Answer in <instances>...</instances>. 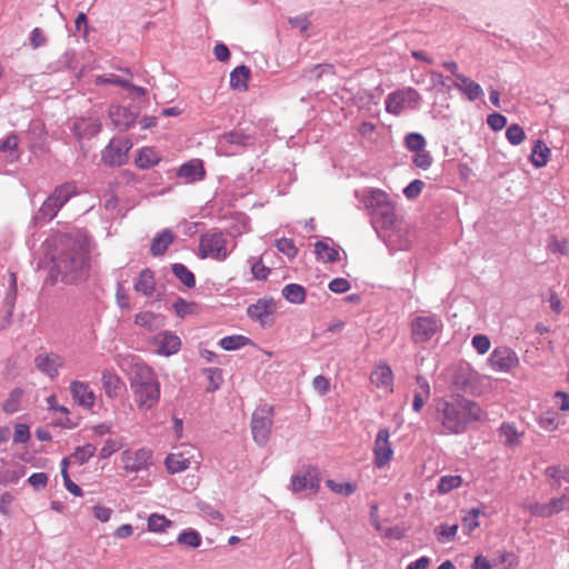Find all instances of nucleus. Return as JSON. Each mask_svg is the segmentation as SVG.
<instances>
[{"label":"nucleus","mask_w":569,"mask_h":569,"mask_svg":"<svg viewBox=\"0 0 569 569\" xmlns=\"http://www.w3.org/2000/svg\"><path fill=\"white\" fill-rule=\"evenodd\" d=\"M437 412L442 432L450 435L462 433L470 421H478L482 418L480 406L463 397L440 400L437 405Z\"/></svg>","instance_id":"obj_1"},{"label":"nucleus","mask_w":569,"mask_h":569,"mask_svg":"<svg viewBox=\"0 0 569 569\" xmlns=\"http://www.w3.org/2000/svg\"><path fill=\"white\" fill-rule=\"evenodd\" d=\"M356 198L369 211L372 227L378 234L386 228L395 226L399 220L393 202L383 190L365 188L356 191Z\"/></svg>","instance_id":"obj_2"},{"label":"nucleus","mask_w":569,"mask_h":569,"mask_svg":"<svg viewBox=\"0 0 569 569\" xmlns=\"http://www.w3.org/2000/svg\"><path fill=\"white\" fill-rule=\"evenodd\" d=\"M88 268V250L82 243L67 246V250L53 259V269L61 276V280L71 283L80 279Z\"/></svg>","instance_id":"obj_3"},{"label":"nucleus","mask_w":569,"mask_h":569,"mask_svg":"<svg viewBox=\"0 0 569 569\" xmlns=\"http://www.w3.org/2000/svg\"><path fill=\"white\" fill-rule=\"evenodd\" d=\"M77 193V187L67 182L57 187L53 192L43 201L42 206L34 216L37 222L51 221L59 210Z\"/></svg>","instance_id":"obj_4"},{"label":"nucleus","mask_w":569,"mask_h":569,"mask_svg":"<svg viewBox=\"0 0 569 569\" xmlns=\"http://www.w3.org/2000/svg\"><path fill=\"white\" fill-rule=\"evenodd\" d=\"M422 97L412 87H406L390 92L385 100L386 111L392 116H400L405 111L419 109Z\"/></svg>","instance_id":"obj_5"},{"label":"nucleus","mask_w":569,"mask_h":569,"mask_svg":"<svg viewBox=\"0 0 569 569\" xmlns=\"http://www.w3.org/2000/svg\"><path fill=\"white\" fill-rule=\"evenodd\" d=\"M231 250L228 249V238L221 231L203 233L199 239L198 257L224 261Z\"/></svg>","instance_id":"obj_6"},{"label":"nucleus","mask_w":569,"mask_h":569,"mask_svg":"<svg viewBox=\"0 0 569 569\" xmlns=\"http://www.w3.org/2000/svg\"><path fill=\"white\" fill-rule=\"evenodd\" d=\"M442 328L441 319L436 315L418 316L410 325L411 340L425 343L432 339Z\"/></svg>","instance_id":"obj_7"},{"label":"nucleus","mask_w":569,"mask_h":569,"mask_svg":"<svg viewBox=\"0 0 569 569\" xmlns=\"http://www.w3.org/2000/svg\"><path fill=\"white\" fill-rule=\"evenodd\" d=\"M391 250L410 249L413 236L408 223L398 220L395 226L386 228L379 234Z\"/></svg>","instance_id":"obj_8"},{"label":"nucleus","mask_w":569,"mask_h":569,"mask_svg":"<svg viewBox=\"0 0 569 569\" xmlns=\"http://www.w3.org/2000/svg\"><path fill=\"white\" fill-rule=\"evenodd\" d=\"M200 453L191 445H181L174 452L166 458V467L170 473H178L187 470L191 463H199Z\"/></svg>","instance_id":"obj_9"},{"label":"nucleus","mask_w":569,"mask_h":569,"mask_svg":"<svg viewBox=\"0 0 569 569\" xmlns=\"http://www.w3.org/2000/svg\"><path fill=\"white\" fill-rule=\"evenodd\" d=\"M272 427V409L270 407L258 408L251 419V431L254 442L263 447L269 441Z\"/></svg>","instance_id":"obj_10"},{"label":"nucleus","mask_w":569,"mask_h":569,"mask_svg":"<svg viewBox=\"0 0 569 569\" xmlns=\"http://www.w3.org/2000/svg\"><path fill=\"white\" fill-rule=\"evenodd\" d=\"M122 467L127 472H138L152 465V451L147 448L123 450L121 453Z\"/></svg>","instance_id":"obj_11"},{"label":"nucleus","mask_w":569,"mask_h":569,"mask_svg":"<svg viewBox=\"0 0 569 569\" xmlns=\"http://www.w3.org/2000/svg\"><path fill=\"white\" fill-rule=\"evenodd\" d=\"M277 311V302L272 298H261L247 308L248 317L258 321L262 327H270L273 323L272 316Z\"/></svg>","instance_id":"obj_12"},{"label":"nucleus","mask_w":569,"mask_h":569,"mask_svg":"<svg viewBox=\"0 0 569 569\" xmlns=\"http://www.w3.org/2000/svg\"><path fill=\"white\" fill-rule=\"evenodd\" d=\"M393 457V449L390 442V432L387 428L380 429L373 443V462L377 468L389 465Z\"/></svg>","instance_id":"obj_13"},{"label":"nucleus","mask_w":569,"mask_h":569,"mask_svg":"<svg viewBox=\"0 0 569 569\" xmlns=\"http://www.w3.org/2000/svg\"><path fill=\"white\" fill-rule=\"evenodd\" d=\"M251 136L242 131L232 130L218 138L217 148L219 153L230 156L236 153L240 148L251 143Z\"/></svg>","instance_id":"obj_14"},{"label":"nucleus","mask_w":569,"mask_h":569,"mask_svg":"<svg viewBox=\"0 0 569 569\" xmlns=\"http://www.w3.org/2000/svg\"><path fill=\"white\" fill-rule=\"evenodd\" d=\"M134 397V401L140 409H152L156 407L160 399V383L153 381L147 385H141L131 388Z\"/></svg>","instance_id":"obj_15"},{"label":"nucleus","mask_w":569,"mask_h":569,"mask_svg":"<svg viewBox=\"0 0 569 569\" xmlns=\"http://www.w3.org/2000/svg\"><path fill=\"white\" fill-rule=\"evenodd\" d=\"M488 366L497 372H509L518 365V357L508 347H498L489 356Z\"/></svg>","instance_id":"obj_16"},{"label":"nucleus","mask_w":569,"mask_h":569,"mask_svg":"<svg viewBox=\"0 0 569 569\" xmlns=\"http://www.w3.org/2000/svg\"><path fill=\"white\" fill-rule=\"evenodd\" d=\"M320 487V473L317 468H307L302 472L295 475L291 479L293 492L310 491L315 495Z\"/></svg>","instance_id":"obj_17"},{"label":"nucleus","mask_w":569,"mask_h":569,"mask_svg":"<svg viewBox=\"0 0 569 569\" xmlns=\"http://www.w3.org/2000/svg\"><path fill=\"white\" fill-rule=\"evenodd\" d=\"M130 144L128 141L112 139L102 151V160L109 166H121L126 162Z\"/></svg>","instance_id":"obj_18"},{"label":"nucleus","mask_w":569,"mask_h":569,"mask_svg":"<svg viewBox=\"0 0 569 569\" xmlns=\"http://www.w3.org/2000/svg\"><path fill=\"white\" fill-rule=\"evenodd\" d=\"M63 358L53 352H42L36 356V368L50 379H54L59 375V369L63 366Z\"/></svg>","instance_id":"obj_19"},{"label":"nucleus","mask_w":569,"mask_h":569,"mask_svg":"<svg viewBox=\"0 0 569 569\" xmlns=\"http://www.w3.org/2000/svg\"><path fill=\"white\" fill-rule=\"evenodd\" d=\"M100 129V119L94 116L81 117L72 124V131L79 140L92 138Z\"/></svg>","instance_id":"obj_20"},{"label":"nucleus","mask_w":569,"mask_h":569,"mask_svg":"<svg viewBox=\"0 0 569 569\" xmlns=\"http://www.w3.org/2000/svg\"><path fill=\"white\" fill-rule=\"evenodd\" d=\"M156 352L161 356H171L180 349V338L170 331H162L154 336L152 341Z\"/></svg>","instance_id":"obj_21"},{"label":"nucleus","mask_w":569,"mask_h":569,"mask_svg":"<svg viewBox=\"0 0 569 569\" xmlns=\"http://www.w3.org/2000/svg\"><path fill=\"white\" fill-rule=\"evenodd\" d=\"M70 392L80 407L91 409L94 406L96 396L88 383L74 380L70 383Z\"/></svg>","instance_id":"obj_22"},{"label":"nucleus","mask_w":569,"mask_h":569,"mask_svg":"<svg viewBox=\"0 0 569 569\" xmlns=\"http://www.w3.org/2000/svg\"><path fill=\"white\" fill-rule=\"evenodd\" d=\"M203 163L199 159H192L181 164L177 170V177L186 183L202 180L204 177Z\"/></svg>","instance_id":"obj_23"},{"label":"nucleus","mask_w":569,"mask_h":569,"mask_svg":"<svg viewBox=\"0 0 569 569\" xmlns=\"http://www.w3.org/2000/svg\"><path fill=\"white\" fill-rule=\"evenodd\" d=\"M158 381L153 370L143 362H136L130 373V388Z\"/></svg>","instance_id":"obj_24"},{"label":"nucleus","mask_w":569,"mask_h":569,"mask_svg":"<svg viewBox=\"0 0 569 569\" xmlns=\"http://www.w3.org/2000/svg\"><path fill=\"white\" fill-rule=\"evenodd\" d=\"M416 383L417 387L413 390L412 409L416 412H420L430 398L431 388L427 379L421 376H417Z\"/></svg>","instance_id":"obj_25"},{"label":"nucleus","mask_w":569,"mask_h":569,"mask_svg":"<svg viewBox=\"0 0 569 569\" xmlns=\"http://www.w3.org/2000/svg\"><path fill=\"white\" fill-rule=\"evenodd\" d=\"M452 86L460 90L469 101H475L483 94L482 88L465 74L457 76V81Z\"/></svg>","instance_id":"obj_26"},{"label":"nucleus","mask_w":569,"mask_h":569,"mask_svg":"<svg viewBox=\"0 0 569 569\" xmlns=\"http://www.w3.org/2000/svg\"><path fill=\"white\" fill-rule=\"evenodd\" d=\"M134 323L149 331H154L164 326V317L160 313L143 311L136 315Z\"/></svg>","instance_id":"obj_27"},{"label":"nucleus","mask_w":569,"mask_h":569,"mask_svg":"<svg viewBox=\"0 0 569 569\" xmlns=\"http://www.w3.org/2000/svg\"><path fill=\"white\" fill-rule=\"evenodd\" d=\"M174 241V233L170 229H163L160 233H158L150 247V252L152 256H163L167 251L168 247Z\"/></svg>","instance_id":"obj_28"},{"label":"nucleus","mask_w":569,"mask_h":569,"mask_svg":"<svg viewBox=\"0 0 569 569\" xmlns=\"http://www.w3.org/2000/svg\"><path fill=\"white\" fill-rule=\"evenodd\" d=\"M371 382L378 388H390L393 382V373L388 365L377 366L370 375Z\"/></svg>","instance_id":"obj_29"},{"label":"nucleus","mask_w":569,"mask_h":569,"mask_svg":"<svg viewBox=\"0 0 569 569\" xmlns=\"http://www.w3.org/2000/svg\"><path fill=\"white\" fill-rule=\"evenodd\" d=\"M0 153H3L10 162L20 158L19 137L16 133H10L0 141Z\"/></svg>","instance_id":"obj_30"},{"label":"nucleus","mask_w":569,"mask_h":569,"mask_svg":"<svg viewBox=\"0 0 569 569\" xmlns=\"http://www.w3.org/2000/svg\"><path fill=\"white\" fill-rule=\"evenodd\" d=\"M154 287L156 281L153 272L150 269L142 270L134 282V290L148 297L152 295Z\"/></svg>","instance_id":"obj_31"},{"label":"nucleus","mask_w":569,"mask_h":569,"mask_svg":"<svg viewBox=\"0 0 569 569\" xmlns=\"http://www.w3.org/2000/svg\"><path fill=\"white\" fill-rule=\"evenodd\" d=\"M161 160V156L159 152L153 148H142L137 158H136V164L140 169H149L151 167H154L158 164Z\"/></svg>","instance_id":"obj_32"},{"label":"nucleus","mask_w":569,"mask_h":569,"mask_svg":"<svg viewBox=\"0 0 569 569\" xmlns=\"http://www.w3.org/2000/svg\"><path fill=\"white\" fill-rule=\"evenodd\" d=\"M282 297L290 303L301 305L306 301V289L298 283L286 284L281 290Z\"/></svg>","instance_id":"obj_33"},{"label":"nucleus","mask_w":569,"mask_h":569,"mask_svg":"<svg viewBox=\"0 0 569 569\" xmlns=\"http://www.w3.org/2000/svg\"><path fill=\"white\" fill-rule=\"evenodd\" d=\"M567 496L552 499L548 505L536 503V516L548 517L567 508Z\"/></svg>","instance_id":"obj_34"},{"label":"nucleus","mask_w":569,"mask_h":569,"mask_svg":"<svg viewBox=\"0 0 569 569\" xmlns=\"http://www.w3.org/2000/svg\"><path fill=\"white\" fill-rule=\"evenodd\" d=\"M250 70L246 66L234 68L230 73V87L237 90L246 91L248 89V80Z\"/></svg>","instance_id":"obj_35"},{"label":"nucleus","mask_w":569,"mask_h":569,"mask_svg":"<svg viewBox=\"0 0 569 569\" xmlns=\"http://www.w3.org/2000/svg\"><path fill=\"white\" fill-rule=\"evenodd\" d=\"M109 117L116 127L127 129L132 122V116L129 111L121 106H111Z\"/></svg>","instance_id":"obj_36"},{"label":"nucleus","mask_w":569,"mask_h":569,"mask_svg":"<svg viewBox=\"0 0 569 569\" xmlns=\"http://www.w3.org/2000/svg\"><path fill=\"white\" fill-rule=\"evenodd\" d=\"M172 526V521L163 515L151 513L147 519V528L150 532L163 533Z\"/></svg>","instance_id":"obj_37"},{"label":"nucleus","mask_w":569,"mask_h":569,"mask_svg":"<svg viewBox=\"0 0 569 569\" xmlns=\"http://www.w3.org/2000/svg\"><path fill=\"white\" fill-rule=\"evenodd\" d=\"M315 253L317 258L323 262H336L340 258L339 251L332 247H329L325 241L316 242Z\"/></svg>","instance_id":"obj_38"},{"label":"nucleus","mask_w":569,"mask_h":569,"mask_svg":"<svg viewBox=\"0 0 569 569\" xmlns=\"http://www.w3.org/2000/svg\"><path fill=\"white\" fill-rule=\"evenodd\" d=\"M101 381L106 395L109 398L116 397L121 387L120 379L110 370H104L102 372Z\"/></svg>","instance_id":"obj_39"},{"label":"nucleus","mask_w":569,"mask_h":569,"mask_svg":"<svg viewBox=\"0 0 569 569\" xmlns=\"http://www.w3.org/2000/svg\"><path fill=\"white\" fill-rule=\"evenodd\" d=\"M250 342H251V340L246 336L232 335V336H227V337H223L222 339H220L219 345L223 350L232 351V350L241 349V348L246 347L247 345H249Z\"/></svg>","instance_id":"obj_40"},{"label":"nucleus","mask_w":569,"mask_h":569,"mask_svg":"<svg viewBox=\"0 0 569 569\" xmlns=\"http://www.w3.org/2000/svg\"><path fill=\"white\" fill-rule=\"evenodd\" d=\"M177 542L179 545L196 549L201 546L202 538H201V535L196 529L189 528V529L182 530L178 535Z\"/></svg>","instance_id":"obj_41"},{"label":"nucleus","mask_w":569,"mask_h":569,"mask_svg":"<svg viewBox=\"0 0 569 569\" xmlns=\"http://www.w3.org/2000/svg\"><path fill=\"white\" fill-rule=\"evenodd\" d=\"M459 526L457 523H441L435 528L437 540L441 543H448L455 540Z\"/></svg>","instance_id":"obj_42"},{"label":"nucleus","mask_w":569,"mask_h":569,"mask_svg":"<svg viewBox=\"0 0 569 569\" xmlns=\"http://www.w3.org/2000/svg\"><path fill=\"white\" fill-rule=\"evenodd\" d=\"M172 273L188 288L196 286L194 274L182 263H173Z\"/></svg>","instance_id":"obj_43"},{"label":"nucleus","mask_w":569,"mask_h":569,"mask_svg":"<svg viewBox=\"0 0 569 569\" xmlns=\"http://www.w3.org/2000/svg\"><path fill=\"white\" fill-rule=\"evenodd\" d=\"M461 485L462 478L460 476L447 475L440 477L437 489L441 495H446L451 490L459 488Z\"/></svg>","instance_id":"obj_44"},{"label":"nucleus","mask_w":569,"mask_h":569,"mask_svg":"<svg viewBox=\"0 0 569 569\" xmlns=\"http://www.w3.org/2000/svg\"><path fill=\"white\" fill-rule=\"evenodd\" d=\"M76 61V52L74 50H67L63 52L59 59L49 67L52 72H58L67 69H73V64Z\"/></svg>","instance_id":"obj_45"},{"label":"nucleus","mask_w":569,"mask_h":569,"mask_svg":"<svg viewBox=\"0 0 569 569\" xmlns=\"http://www.w3.org/2000/svg\"><path fill=\"white\" fill-rule=\"evenodd\" d=\"M500 439L509 446H513L519 442L521 433L511 423H503L499 430Z\"/></svg>","instance_id":"obj_46"},{"label":"nucleus","mask_w":569,"mask_h":569,"mask_svg":"<svg viewBox=\"0 0 569 569\" xmlns=\"http://www.w3.org/2000/svg\"><path fill=\"white\" fill-rule=\"evenodd\" d=\"M326 485L332 492L345 497L351 496L357 490V485L353 482H337L328 479Z\"/></svg>","instance_id":"obj_47"},{"label":"nucleus","mask_w":569,"mask_h":569,"mask_svg":"<svg viewBox=\"0 0 569 569\" xmlns=\"http://www.w3.org/2000/svg\"><path fill=\"white\" fill-rule=\"evenodd\" d=\"M97 447L92 443H86L84 446L78 447L72 453V459L78 465L86 463L91 457L94 456Z\"/></svg>","instance_id":"obj_48"},{"label":"nucleus","mask_w":569,"mask_h":569,"mask_svg":"<svg viewBox=\"0 0 569 569\" xmlns=\"http://www.w3.org/2000/svg\"><path fill=\"white\" fill-rule=\"evenodd\" d=\"M480 513L481 511L479 509L472 508L462 518V529L467 535L471 533L475 529H477L480 526L478 521Z\"/></svg>","instance_id":"obj_49"},{"label":"nucleus","mask_w":569,"mask_h":569,"mask_svg":"<svg viewBox=\"0 0 569 569\" xmlns=\"http://www.w3.org/2000/svg\"><path fill=\"white\" fill-rule=\"evenodd\" d=\"M547 477L560 481L563 480L569 483V467L557 465V466H550L546 469Z\"/></svg>","instance_id":"obj_50"},{"label":"nucleus","mask_w":569,"mask_h":569,"mask_svg":"<svg viewBox=\"0 0 569 569\" xmlns=\"http://www.w3.org/2000/svg\"><path fill=\"white\" fill-rule=\"evenodd\" d=\"M550 148L541 140H536V168L547 164L550 157Z\"/></svg>","instance_id":"obj_51"},{"label":"nucleus","mask_w":569,"mask_h":569,"mask_svg":"<svg viewBox=\"0 0 569 569\" xmlns=\"http://www.w3.org/2000/svg\"><path fill=\"white\" fill-rule=\"evenodd\" d=\"M122 447V442L119 439L109 438L104 441L103 446L99 451L100 459H107L112 456L114 452L120 450Z\"/></svg>","instance_id":"obj_52"},{"label":"nucleus","mask_w":569,"mask_h":569,"mask_svg":"<svg viewBox=\"0 0 569 569\" xmlns=\"http://www.w3.org/2000/svg\"><path fill=\"white\" fill-rule=\"evenodd\" d=\"M406 147L415 152L421 151L426 147V140L422 134L412 132L406 137Z\"/></svg>","instance_id":"obj_53"},{"label":"nucleus","mask_w":569,"mask_h":569,"mask_svg":"<svg viewBox=\"0 0 569 569\" xmlns=\"http://www.w3.org/2000/svg\"><path fill=\"white\" fill-rule=\"evenodd\" d=\"M96 84H116L119 87L130 86V81L116 74H100L94 79Z\"/></svg>","instance_id":"obj_54"},{"label":"nucleus","mask_w":569,"mask_h":569,"mask_svg":"<svg viewBox=\"0 0 569 569\" xmlns=\"http://www.w3.org/2000/svg\"><path fill=\"white\" fill-rule=\"evenodd\" d=\"M548 248L552 252L569 257V239H558L557 237H551L548 242Z\"/></svg>","instance_id":"obj_55"},{"label":"nucleus","mask_w":569,"mask_h":569,"mask_svg":"<svg viewBox=\"0 0 569 569\" xmlns=\"http://www.w3.org/2000/svg\"><path fill=\"white\" fill-rule=\"evenodd\" d=\"M506 138L511 144L518 146L523 141L525 132L518 124H511L506 130Z\"/></svg>","instance_id":"obj_56"},{"label":"nucleus","mask_w":569,"mask_h":569,"mask_svg":"<svg viewBox=\"0 0 569 569\" xmlns=\"http://www.w3.org/2000/svg\"><path fill=\"white\" fill-rule=\"evenodd\" d=\"M277 249L286 254L288 258H295L298 253V249L295 246L293 241L287 238H281L276 241Z\"/></svg>","instance_id":"obj_57"},{"label":"nucleus","mask_w":569,"mask_h":569,"mask_svg":"<svg viewBox=\"0 0 569 569\" xmlns=\"http://www.w3.org/2000/svg\"><path fill=\"white\" fill-rule=\"evenodd\" d=\"M538 423L546 431H555L559 426L557 415L552 411H548V412L543 413L539 418Z\"/></svg>","instance_id":"obj_58"},{"label":"nucleus","mask_w":569,"mask_h":569,"mask_svg":"<svg viewBox=\"0 0 569 569\" xmlns=\"http://www.w3.org/2000/svg\"><path fill=\"white\" fill-rule=\"evenodd\" d=\"M173 309L178 317L184 318L186 316H188L194 311L196 303L189 302L182 298H179L173 303Z\"/></svg>","instance_id":"obj_59"},{"label":"nucleus","mask_w":569,"mask_h":569,"mask_svg":"<svg viewBox=\"0 0 569 569\" xmlns=\"http://www.w3.org/2000/svg\"><path fill=\"white\" fill-rule=\"evenodd\" d=\"M471 345L479 355H485L491 347L490 339L486 335H476L471 339Z\"/></svg>","instance_id":"obj_60"},{"label":"nucleus","mask_w":569,"mask_h":569,"mask_svg":"<svg viewBox=\"0 0 569 569\" xmlns=\"http://www.w3.org/2000/svg\"><path fill=\"white\" fill-rule=\"evenodd\" d=\"M413 163L421 169H428L432 163V157L429 151L426 149L416 152L413 159Z\"/></svg>","instance_id":"obj_61"},{"label":"nucleus","mask_w":569,"mask_h":569,"mask_svg":"<svg viewBox=\"0 0 569 569\" xmlns=\"http://www.w3.org/2000/svg\"><path fill=\"white\" fill-rule=\"evenodd\" d=\"M30 46L32 49H38L47 44V37L40 28H34L30 33Z\"/></svg>","instance_id":"obj_62"},{"label":"nucleus","mask_w":569,"mask_h":569,"mask_svg":"<svg viewBox=\"0 0 569 569\" xmlns=\"http://www.w3.org/2000/svg\"><path fill=\"white\" fill-rule=\"evenodd\" d=\"M487 123L493 131H499L506 127L507 118L501 113H491L487 118Z\"/></svg>","instance_id":"obj_63"},{"label":"nucleus","mask_w":569,"mask_h":569,"mask_svg":"<svg viewBox=\"0 0 569 569\" xmlns=\"http://www.w3.org/2000/svg\"><path fill=\"white\" fill-rule=\"evenodd\" d=\"M423 186L425 183L421 180L416 179L403 189V194L408 199H413L421 193Z\"/></svg>","instance_id":"obj_64"}]
</instances>
